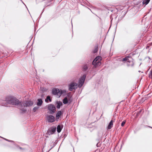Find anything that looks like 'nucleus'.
<instances>
[{"label": "nucleus", "mask_w": 152, "mask_h": 152, "mask_svg": "<svg viewBox=\"0 0 152 152\" xmlns=\"http://www.w3.org/2000/svg\"><path fill=\"white\" fill-rule=\"evenodd\" d=\"M126 120H124L122 122V123L121 124V126H124L126 124Z\"/></svg>", "instance_id": "21"}, {"label": "nucleus", "mask_w": 152, "mask_h": 152, "mask_svg": "<svg viewBox=\"0 0 152 152\" xmlns=\"http://www.w3.org/2000/svg\"><path fill=\"white\" fill-rule=\"evenodd\" d=\"M62 114V113L61 111H58L57 112L56 115V118L57 119L59 118L60 116Z\"/></svg>", "instance_id": "14"}, {"label": "nucleus", "mask_w": 152, "mask_h": 152, "mask_svg": "<svg viewBox=\"0 0 152 152\" xmlns=\"http://www.w3.org/2000/svg\"><path fill=\"white\" fill-rule=\"evenodd\" d=\"M56 103L57 104V105L56 106V107L58 109H59L60 108L61 106L62 105V102L60 101H57L56 102Z\"/></svg>", "instance_id": "13"}, {"label": "nucleus", "mask_w": 152, "mask_h": 152, "mask_svg": "<svg viewBox=\"0 0 152 152\" xmlns=\"http://www.w3.org/2000/svg\"><path fill=\"white\" fill-rule=\"evenodd\" d=\"M78 84L75 83H72L69 86V90L72 91L73 89H75L77 87Z\"/></svg>", "instance_id": "8"}, {"label": "nucleus", "mask_w": 152, "mask_h": 152, "mask_svg": "<svg viewBox=\"0 0 152 152\" xmlns=\"http://www.w3.org/2000/svg\"><path fill=\"white\" fill-rule=\"evenodd\" d=\"M72 101V99H71L70 98L68 99L66 97H65L63 100V103L65 104H67L68 102L69 104H70Z\"/></svg>", "instance_id": "11"}, {"label": "nucleus", "mask_w": 152, "mask_h": 152, "mask_svg": "<svg viewBox=\"0 0 152 152\" xmlns=\"http://www.w3.org/2000/svg\"><path fill=\"white\" fill-rule=\"evenodd\" d=\"M48 109L49 111V113L50 114L54 113L56 111L55 106L54 105L52 104L48 105Z\"/></svg>", "instance_id": "5"}, {"label": "nucleus", "mask_w": 152, "mask_h": 152, "mask_svg": "<svg viewBox=\"0 0 152 152\" xmlns=\"http://www.w3.org/2000/svg\"><path fill=\"white\" fill-rule=\"evenodd\" d=\"M38 108V107H35L33 109V110L34 112H35L37 110Z\"/></svg>", "instance_id": "22"}, {"label": "nucleus", "mask_w": 152, "mask_h": 152, "mask_svg": "<svg viewBox=\"0 0 152 152\" xmlns=\"http://www.w3.org/2000/svg\"><path fill=\"white\" fill-rule=\"evenodd\" d=\"M86 78V75H83L80 78L79 80L78 86L80 88L83 85Z\"/></svg>", "instance_id": "7"}, {"label": "nucleus", "mask_w": 152, "mask_h": 152, "mask_svg": "<svg viewBox=\"0 0 152 152\" xmlns=\"http://www.w3.org/2000/svg\"><path fill=\"white\" fill-rule=\"evenodd\" d=\"M122 61L127 62L128 66H133V63L132 58L129 57H126L122 59Z\"/></svg>", "instance_id": "4"}, {"label": "nucleus", "mask_w": 152, "mask_h": 152, "mask_svg": "<svg viewBox=\"0 0 152 152\" xmlns=\"http://www.w3.org/2000/svg\"><path fill=\"white\" fill-rule=\"evenodd\" d=\"M46 118L48 122L52 123L55 121V117L53 115H48L46 116Z\"/></svg>", "instance_id": "9"}, {"label": "nucleus", "mask_w": 152, "mask_h": 152, "mask_svg": "<svg viewBox=\"0 0 152 152\" xmlns=\"http://www.w3.org/2000/svg\"><path fill=\"white\" fill-rule=\"evenodd\" d=\"M21 110H22V111L23 112H25L26 111V110L25 109H21Z\"/></svg>", "instance_id": "24"}, {"label": "nucleus", "mask_w": 152, "mask_h": 152, "mask_svg": "<svg viewBox=\"0 0 152 152\" xmlns=\"http://www.w3.org/2000/svg\"><path fill=\"white\" fill-rule=\"evenodd\" d=\"M52 93L53 94L56 95L58 98H59L62 94L63 91L61 90H59L58 88H54L52 90Z\"/></svg>", "instance_id": "6"}, {"label": "nucleus", "mask_w": 152, "mask_h": 152, "mask_svg": "<svg viewBox=\"0 0 152 152\" xmlns=\"http://www.w3.org/2000/svg\"><path fill=\"white\" fill-rule=\"evenodd\" d=\"M114 121H113L112 120L110 121L107 127V130L110 129L113 127V123Z\"/></svg>", "instance_id": "12"}, {"label": "nucleus", "mask_w": 152, "mask_h": 152, "mask_svg": "<svg viewBox=\"0 0 152 152\" xmlns=\"http://www.w3.org/2000/svg\"><path fill=\"white\" fill-rule=\"evenodd\" d=\"M102 57L100 56H98L96 57L92 62V64L95 67L100 66L101 65V61Z\"/></svg>", "instance_id": "2"}, {"label": "nucleus", "mask_w": 152, "mask_h": 152, "mask_svg": "<svg viewBox=\"0 0 152 152\" xmlns=\"http://www.w3.org/2000/svg\"><path fill=\"white\" fill-rule=\"evenodd\" d=\"M33 102L30 101H24L19 105V107H20V108H21L23 107H25L31 106L33 105Z\"/></svg>", "instance_id": "3"}, {"label": "nucleus", "mask_w": 152, "mask_h": 152, "mask_svg": "<svg viewBox=\"0 0 152 152\" xmlns=\"http://www.w3.org/2000/svg\"><path fill=\"white\" fill-rule=\"evenodd\" d=\"M149 77L151 78H152V69H151L149 74Z\"/></svg>", "instance_id": "19"}, {"label": "nucleus", "mask_w": 152, "mask_h": 152, "mask_svg": "<svg viewBox=\"0 0 152 152\" xmlns=\"http://www.w3.org/2000/svg\"><path fill=\"white\" fill-rule=\"evenodd\" d=\"M48 100H49L50 102L51 101L50 96H48L47 97V98L45 99V102H48Z\"/></svg>", "instance_id": "18"}, {"label": "nucleus", "mask_w": 152, "mask_h": 152, "mask_svg": "<svg viewBox=\"0 0 152 152\" xmlns=\"http://www.w3.org/2000/svg\"><path fill=\"white\" fill-rule=\"evenodd\" d=\"M83 68L84 70H86L87 69V67L86 66H84Z\"/></svg>", "instance_id": "23"}, {"label": "nucleus", "mask_w": 152, "mask_h": 152, "mask_svg": "<svg viewBox=\"0 0 152 152\" xmlns=\"http://www.w3.org/2000/svg\"><path fill=\"white\" fill-rule=\"evenodd\" d=\"M140 112H141V111H140L139 113H140Z\"/></svg>", "instance_id": "25"}, {"label": "nucleus", "mask_w": 152, "mask_h": 152, "mask_svg": "<svg viewBox=\"0 0 152 152\" xmlns=\"http://www.w3.org/2000/svg\"><path fill=\"white\" fill-rule=\"evenodd\" d=\"M6 101L8 103L14 105L19 104L20 103L18 99L12 96H7L6 98Z\"/></svg>", "instance_id": "1"}, {"label": "nucleus", "mask_w": 152, "mask_h": 152, "mask_svg": "<svg viewBox=\"0 0 152 152\" xmlns=\"http://www.w3.org/2000/svg\"><path fill=\"white\" fill-rule=\"evenodd\" d=\"M56 131V127H52L48 129V132L49 134H53Z\"/></svg>", "instance_id": "10"}, {"label": "nucleus", "mask_w": 152, "mask_h": 152, "mask_svg": "<svg viewBox=\"0 0 152 152\" xmlns=\"http://www.w3.org/2000/svg\"><path fill=\"white\" fill-rule=\"evenodd\" d=\"M149 1H143L142 3L143 4H145V5H146L149 3Z\"/></svg>", "instance_id": "20"}, {"label": "nucleus", "mask_w": 152, "mask_h": 152, "mask_svg": "<svg viewBox=\"0 0 152 152\" xmlns=\"http://www.w3.org/2000/svg\"><path fill=\"white\" fill-rule=\"evenodd\" d=\"M98 50V47L97 46H96L93 51V53H95L97 52Z\"/></svg>", "instance_id": "17"}, {"label": "nucleus", "mask_w": 152, "mask_h": 152, "mask_svg": "<svg viewBox=\"0 0 152 152\" xmlns=\"http://www.w3.org/2000/svg\"><path fill=\"white\" fill-rule=\"evenodd\" d=\"M57 132L58 133H59L61 132L62 128H61L60 125H58L57 127Z\"/></svg>", "instance_id": "16"}, {"label": "nucleus", "mask_w": 152, "mask_h": 152, "mask_svg": "<svg viewBox=\"0 0 152 152\" xmlns=\"http://www.w3.org/2000/svg\"><path fill=\"white\" fill-rule=\"evenodd\" d=\"M38 102L37 103V105L38 106H41L42 104V99H38Z\"/></svg>", "instance_id": "15"}]
</instances>
